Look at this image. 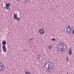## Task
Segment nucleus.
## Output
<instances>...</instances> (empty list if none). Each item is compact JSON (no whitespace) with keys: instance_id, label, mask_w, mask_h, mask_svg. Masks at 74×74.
Returning a JSON list of instances; mask_svg holds the SVG:
<instances>
[{"instance_id":"obj_21","label":"nucleus","mask_w":74,"mask_h":74,"mask_svg":"<svg viewBox=\"0 0 74 74\" xmlns=\"http://www.w3.org/2000/svg\"><path fill=\"white\" fill-rule=\"evenodd\" d=\"M72 31H73V34H74V30H72Z\"/></svg>"},{"instance_id":"obj_20","label":"nucleus","mask_w":74,"mask_h":74,"mask_svg":"<svg viewBox=\"0 0 74 74\" xmlns=\"http://www.w3.org/2000/svg\"><path fill=\"white\" fill-rule=\"evenodd\" d=\"M66 60H67V62H68V61H69V60L67 58H66Z\"/></svg>"},{"instance_id":"obj_9","label":"nucleus","mask_w":74,"mask_h":74,"mask_svg":"<svg viewBox=\"0 0 74 74\" xmlns=\"http://www.w3.org/2000/svg\"><path fill=\"white\" fill-rule=\"evenodd\" d=\"M47 65H49L50 66H53V64L52 63L50 62L48 63V64H46V65H47Z\"/></svg>"},{"instance_id":"obj_2","label":"nucleus","mask_w":74,"mask_h":74,"mask_svg":"<svg viewBox=\"0 0 74 74\" xmlns=\"http://www.w3.org/2000/svg\"><path fill=\"white\" fill-rule=\"evenodd\" d=\"M14 19H16V21H20V19H21V18L20 17L18 18V17L16 16L15 14H14Z\"/></svg>"},{"instance_id":"obj_17","label":"nucleus","mask_w":74,"mask_h":74,"mask_svg":"<svg viewBox=\"0 0 74 74\" xmlns=\"http://www.w3.org/2000/svg\"><path fill=\"white\" fill-rule=\"evenodd\" d=\"M1 65H3V63H2L0 61V66H1Z\"/></svg>"},{"instance_id":"obj_26","label":"nucleus","mask_w":74,"mask_h":74,"mask_svg":"<svg viewBox=\"0 0 74 74\" xmlns=\"http://www.w3.org/2000/svg\"><path fill=\"white\" fill-rule=\"evenodd\" d=\"M68 74V72L67 73V74Z\"/></svg>"},{"instance_id":"obj_1","label":"nucleus","mask_w":74,"mask_h":74,"mask_svg":"<svg viewBox=\"0 0 74 74\" xmlns=\"http://www.w3.org/2000/svg\"><path fill=\"white\" fill-rule=\"evenodd\" d=\"M67 46L65 44H63L62 43H59L58 44V51H59V52L60 51V50L59 49V48H60L61 51H64V49L67 48Z\"/></svg>"},{"instance_id":"obj_14","label":"nucleus","mask_w":74,"mask_h":74,"mask_svg":"<svg viewBox=\"0 0 74 74\" xmlns=\"http://www.w3.org/2000/svg\"><path fill=\"white\" fill-rule=\"evenodd\" d=\"M70 27H70V25H69V26H66V29L68 30H70Z\"/></svg>"},{"instance_id":"obj_7","label":"nucleus","mask_w":74,"mask_h":74,"mask_svg":"<svg viewBox=\"0 0 74 74\" xmlns=\"http://www.w3.org/2000/svg\"><path fill=\"white\" fill-rule=\"evenodd\" d=\"M48 60H47V61L45 62V67H47V66H49V65H47V64L46 65V64H48V63H49V59H48Z\"/></svg>"},{"instance_id":"obj_6","label":"nucleus","mask_w":74,"mask_h":74,"mask_svg":"<svg viewBox=\"0 0 74 74\" xmlns=\"http://www.w3.org/2000/svg\"><path fill=\"white\" fill-rule=\"evenodd\" d=\"M72 52V50L71 49V47L69 48V49L68 51V53L69 55H71V53Z\"/></svg>"},{"instance_id":"obj_16","label":"nucleus","mask_w":74,"mask_h":74,"mask_svg":"<svg viewBox=\"0 0 74 74\" xmlns=\"http://www.w3.org/2000/svg\"><path fill=\"white\" fill-rule=\"evenodd\" d=\"M25 74H31V73L29 72H28L26 73Z\"/></svg>"},{"instance_id":"obj_3","label":"nucleus","mask_w":74,"mask_h":74,"mask_svg":"<svg viewBox=\"0 0 74 74\" xmlns=\"http://www.w3.org/2000/svg\"><path fill=\"white\" fill-rule=\"evenodd\" d=\"M4 8H3L4 9H5L7 10H8V7L10 6V3H8L7 4H5Z\"/></svg>"},{"instance_id":"obj_23","label":"nucleus","mask_w":74,"mask_h":74,"mask_svg":"<svg viewBox=\"0 0 74 74\" xmlns=\"http://www.w3.org/2000/svg\"><path fill=\"white\" fill-rule=\"evenodd\" d=\"M69 29H70V30H71V29H73L72 28H69Z\"/></svg>"},{"instance_id":"obj_8","label":"nucleus","mask_w":74,"mask_h":74,"mask_svg":"<svg viewBox=\"0 0 74 74\" xmlns=\"http://www.w3.org/2000/svg\"><path fill=\"white\" fill-rule=\"evenodd\" d=\"M68 30L69 29H67L66 30V32L68 34H69H69H70V35H73V34H71V33H72V32H71L70 31H68Z\"/></svg>"},{"instance_id":"obj_28","label":"nucleus","mask_w":74,"mask_h":74,"mask_svg":"<svg viewBox=\"0 0 74 74\" xmlns=\"http://www.w3.org/2000/svg\"><path fill=\"white\" fill-rule=\"evenodd\" d=\"M67 28H69V27H67Z\"/></svg>"},{"instance_id":"obj_22","label":"nucleus","mask_w":74,"mask_h":74,"mask_svg":"<svg viewBox=\"0 0 74 74\" xmlns=\"http://www.w3.org/2000/svg\"><path fill=\"white\" fill-rule=\"evenodd\" d=\"M16 1H20V0H16Z\"/></svg>"},{"instance_id":"obj_5","label":"nucleus","mask_w":74,"mask_h":74,"mask_svg":"<svg viewBox=\"0 0 74 74\" xmlns=\"http://www.w3.org/2000/svg\"><path fill=\"white\" fill-rule=\"evenodd\" d=\"M2 48L3 49V51L4 52H6V47H5V46L4 45H3L2 46Z\"/></svg>"},{"instance_id":"obj_4","label":"nucleus","mask_w":74,"mask_h":74,"mask_svg":"<svg viewBox=\"0 0 74 74\" xmlns=\"http://www.w3.org/2000/svg\"><path fill=\"white\" fill-rule=\"evenodd\" d=\"M38 32L40 34H43L45 33L44 30L43 29H39Z\"/></svg>"},{"instance_id":"obj_12","label":"nucleus","mask_w":74,"mask_h":74,"mask_svg":"<svg viewBox=\"0 0 74 74\" xmlns=\"http://www.w3.org/2000/svg\"><path fill=\"white\" fill-rule=\"evenodd\" d=\"M2 44L3 45H5L6 44V41H4L2 42Z\"/></svg>"},{"instance_id":"obj_27","label":"nucleus","mask_w":74,"mask_h":74,"mask_svg":"<svg viewBox=\"0 0 74 74\" xmlns=\"http://www.w3.org/2000/svg\"><path fill=\"white\" fill-rule=\"evenodd\" d=\"M60 42H62V41H60Z\"/></svg>"},{"instance_id":"obj_25","label":"nucleus","mask_w":74,"mask_h":74,"mask_svg":"<svg viewBox=\"0 0 74 74\" xmlns=\"http://www.w3.org/2000/svg\"><path fill=\"white\" fill-rule=\"evenodd\" d=\"M71 27V29H72V28H73V27Z\"/></svg>"},{"instance_id":"obj_15","label":"nucleus","mask_w":74,"mask_h":74,"mask_svg":"<svg viewBox=\"0 0 74 74\" xmlns=\"http://www.w3.org/2000/svg\"><path fill=\"white\" fill-rule=\"evenodd\" d=\"M46 69L47 70H49V72H51V71H50V70H49V67L46 68Z\"/></svg>"},{"instance_id":"obj_13","label":"nucleus","mask_w":74,"mask_h":74,"mask_svg":"<svg viewBox=\"0 0 74 74\" xmlns=\"http://www.w3.org/2000/svg\"><path fill=\"white\" fill-rule=\"evenodd\" d=\"M48 48L49 49H50V50H51V48H52V46L51 45H49V47Z\"/></svg>"},{"instance_id":"obj_24","label":"nucleus","mask_w":74,"mask_h":74,"mask_svg":"<svg viewBox=\"0 0 74 74\" xmlns=\"http://www.w3.org/2000/svg\"><path fill=\"white\" fill-rule=\"evenodd\" d=\"M70 32H71L72 31V30L71 29H70Z\"/></svg>"},{"instance_id":"obj_19","label":"nucleus","mask_w":74,"mask_h":74,"mask_svg":"<svg viewBox=\"0 0 74 74\" xmlns=\"http://www.w3.org/2000/svg\"><path fill=\"white\" fill-rule=\"evenodd\" d=\"M52 41H55L56 40V39H52Z\"/></svg>"},{"instance_id":"obj_18","label":"nucleus","mask_w":74,"mask_h":74,"mask_svg":"<svg viewBox=\"0 0 74 74\" xmlns=\"http://www.w3.org/2000/svg\"><path fill=\"white\" fill-rule=\"evenodd\" d=\"M33 38H29V40H33Z\"/></svg>"},{"instance_id":"obj_11","label":"nucleus","mask_w":74,"mask_h":74,"mask_svg":"<svg viewBox=\"0 0 74 74\" xmlns=\"http://www.w3.org/2000/svg\"><path fill=\"white\" fill-rule=\"evenodd\" d=\"M48 67H49V71H51V69L52 67V66H50L49 65L48 66Z\"/></svg>"},{"instance_id":"obj_10","label":"nucleus","mask_w":74,"mask_h":74,"mask_svg":"<svg viewBox=\"0 0 74 74\" xmlns=\"http://www.w3.org/2000/svg\"><path fill=\"white\" fill-rule=\"evenodd\" d=\"M3 65H0V71H1V70L3 69Z\"/></svg>"}]
</instances>
